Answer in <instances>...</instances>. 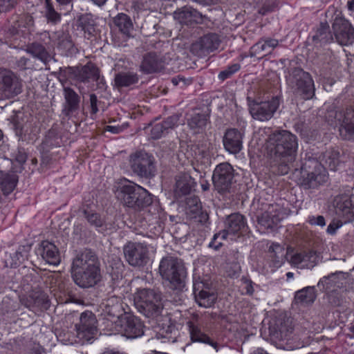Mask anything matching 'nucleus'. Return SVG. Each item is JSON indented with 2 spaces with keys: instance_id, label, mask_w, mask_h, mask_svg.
<instances>
[{
  "instance_id": "nucleus-1",
  "label": "nucleus",
  "mask_w": 354,
  "mask_h": 354,
  "mask_svg": "<svg viewBox=\"0 0 354 354\" xmlns=\"http://www.w3.org/2000/svg\"><path fill=\"white\" fill-rule=\"evenodd\" d=\"M266 149L279 175L287 174L290 165L295 160L298 149L295 135L286 130L276 131L267 140Z\"/></svg>"
},
{
  "instance_id": "nucleus-2",
  "label": "nucleus",
  "mask_w": 354,
  "mask_h": 354,
  "mask_svg": "<svg viewBox=\"0 0 354 354\" xmlns=\"http://www.w3.org/2000/svg\"><path fill=\"white\" fill-rule=\"evenodd\" d=\"M115 195L124 205L135 209L143 208L152 203L151 196L147 190L131 182L120 185Z\"/></svg>"
},
{
  "instance_id": "nucleus-3",
  "label": "nucleus",
  "mask_w": 354,
  "mask_h": 354,
  "mask_svg": "<svg viewBox=\"0 0 354 354\" xmlns=\"http://www.w3.org/2000/svg\"><path fill=\"white\" fill-rule=\"evenodd\" d=\"M300 184L305 189H315L325 185L328 175L325 167L318 160L309 158L302 164Z\"/></svg>"
},
{
  "instance_id": "nucleus-4",
  "label": "nucleus",
  "mask_w": 354,
  "mask_h": 354,
  "mask_svg": "<svg viewBox=\"0 0 354 354\" xmlns=\"http://www.w3.org/2000/svg\"><path fill=\"white\" fill-rule=\"evenodd\" d=\"M159 273L174 288L181 290L184 288L187 271L180 259L173 257L162 258L159 265Z\"/></svg>"
},
{
  "instance_id": "nucleus-5",
  "label": "nucleus",
  "mask_w": 354,
  "mask_h": 354,
  "mask_svg": "<svg viewBox=\"0 0 354 354\" xmlns=\"http://www.w3.org/2000/svg\"><path fill=\"white\" fill-rule=\"evenodd\" d=\"M286 80L289 88L297 96L304 100H310L315 95L314 81L310 73L301 68L291 70Z\"/></svg>"
},
{
  "instance_id": "nucleus-6",
  "label": "nucleus",
  "mask_w": 354,
  "mask_h": 354,
  "mask_svg": "<svg viewBox=\"0 0 354 354\" xmlns=\"http://www.w3.org/2000/svg\"><path fill=\"white\" fill-rule=\"evenodd\" d=\"M134 301L140 311L148 317L158 316L162 309L160 295L150 289L138 290Z\"/></svg>"
},
{
  "instance_id": "nucleus-7",
  "label": "nucleus",
  "mask_w": 354,
  "mask_h": 354,
  "mask_svg": "<svg viewBox=\"0 0 354 354\" xmlns=\"http://www.w3.org/2000/svg\"><path fill=\"white\" fill-rule=\"evenodd\" d=\"M247 100L248 110L252 118L261 122H266L272 118L281 104L280 97L278 96L261 102L252 100L250 97H248Z\"/></svg>"
},
{
  "instance_id": "nucleus-8",
  "label": "nucleus",
  "mask_w": 354,
  "mask_h": 354,
  "mask_svg": "<svg viewBox=\"0 0 354 354\" xmlns=\"http://www.w3.org/2000/svg\"><path fill=\"white\" fill-rule=\"evenodd\" d=\"M272 336L280 340L286 341L283 348L286 350H295L304 347V342L297 336L292 335L293 326L290 319H278L274 326L270 328Z\"/></svg>"
},
{
  "instance_id": "nucleus-9",
  "label": "nucleus",
  "mask_w": 354,
  "mask_h": 354,
  "mask_svg": "<svg viewBox=\"0 0 354 354\" xmlns=\"http://www.w3.org/2000/svg\"><path fill=\"white\" fill-rule=\"evenodd\" d=\"M248 226L245 217L239 213L232 214L226 219L225 229L223 232L214 235L209 246L218 250L222 243L221 242L216 243L217 239H225L228 234H243L246 232Z\"/></svg>"
},
{
  "instance_id": "nucleus-10",
  "label": "nucleus",
  "mask_w": 354,
  "mask_h": 354,
  "mask_svg": "<svg viewBox=\"0 0 354 354\" xmlns=\"http://www.w3.org/2000/svg\"><path fill=\"white\" fill-rule=\"evenodd\" d=\"M77 337L82 344L92 343L97 334V319L91 311L80 315V322L75 324Z\"/></svg>"
},
{
  "instance_id": "nucleus-11",
  "label": "nucleus",
  "mask_w": 354,
  "mask_h": 354,
  "mask_svg": "<svg viewBox=\"0 0 354 354\" xmlns=\"http://www.w3.org/2000/svg\"><path fill=\"white\" fill-rule=\"evenodd\" d=\"M263 211L257 216V223L259 231L266 233L267 230L277 227L283 218V213L281 206L277 203L265 205Z\"/></svg>"
},
{
  "instance_id": "nucleus-12",
  "label": "nucleus",
  "mask_w": 354,
  "mask_h": 354,
  "mask_svg": "<svg viewBox=\"0 0 354 354\" xmlns=\"http://www.w3.org/2000/svg\"><path fill=\"white\" fill-rule=\"evenodd\" d=\"M130 165L133 172L141 177L149 178L154 176V158L145 151H140L133 153L130 157Z\"/></svg>"
},
{
  "instance_id": "nucleus-13",
  "label": "nucleus",
  "mask_w": 354,
  "mask_h": 354,
  "mask_svg": "<svg viewBox=\"0 0 354 354\" xmlns=\"http://www.w3.org/2000/svg\"><path fill=\"white\" fill-rule=\"evenodd\" d=\"M22 84L19 78L10 70L0 68V95L10 98L21 93Z\"/></svg>"
},
{
  "instance_id": "nucleus-14",
  "label": "nucleus",
  "mask_w": 354,
  "mask_h": 354,
  "mask_svg": "<svg viewBox=\"0 0 354 354\" xmlns=\"http://www.w3.org/2000/svg\"><path fill=\"white\" fill-rule=\"evenodd\" d=\"M123 252L127 261L132 266H143L149 259L148 249L142 243H129L124 247Z\"/></svg>"
},
{
  "instance_id": "nucleus-15",
  "label": "nucleus",
  "mask_w": 354,
  "mask_h": 354,
  "mask_svg": "<svg viewBox=\"0 0 354 354\" xmlns=\"http://www.w3.org/2000/svg\"><path fill=\"white\" fill-rule=\"evenodd\" d=\"M234 178V169L227 162L217 165L212 176L213 183L218 192H225L229 189Z\"/></svg>"
},
{
  "instance_id": "nucleus-16",
  "label": "nucleus",
  "mask_w": 354,
  "mask_h": 354,
  "mask_svg": "<svg viewBox=\"0 0 354 354\" xmlns=\"http://www.w3.org/2000/svg\"><path fill=\"white\" fill-rule=\"evenodd\" d=\"M332 28L335 38L340 45L348 46L354 42V28L348 20L336 17Z\"/></svg>"
},
{
  "instance_id": "nucleus-17",
  "label": "nucleus",
  "mask_w": 354,
  "mask_h": 354,
  "mask_svg": "<svg viewBox=\"0 0 354 354\" xmlns=\"http://www.w3.org/2000/svg\"><path fill=\"white\" fill-rule=\"evenodd\" d=\"M221 40L217 34L209 33L205 35L192 45L191 50L198 56H205L216 50Z\"/></svg>"
},
{
  "instance_id": "nucleus-18",
  "label": "nucleus",
  "mask_w": 354,
  "mask_h": 354,
  "mask_svg": "<svg viewBox=\"0 0 354 354\" xmlns=\"http://www.w3.org/2000/svg\"><path fill=\"white\" fill-rule=\"evenodd\" d=\"M74 282L80 288H88L94 286L100 280L99 266L71 272Z\"/></svg>"
},
{
  "instance_id": "nucleus-19",
  "label": "nucleus",
  "mask_w": 354,
  "mask_h": 354,
  "mask_svg": "<svg viewBox=\"0 0 354 354\" xmlns=\"http://www.w3.org/2000/svg\"><path fill=\"white\" fill-rule=\"evenodd\" d=\"M193 294L197 304L204 308L212 306L217 299L216 292L202 281L194 283Z\"/></svg>"
},
{
  "instance_id": "nucleus-20",
  "label": "nucleus",
  "mask_w": 354,
  "mask_h": 354,
  "mask_svg": "<svg viewBox=\"0 0 354 354\" xmlns=\"http://www.w3.org/2000/svg\"><path fill=\"white\" fill-rule=\"evenodd\" d=\"M349 280V275L347 272H335L322 277L318 282L317 286L319 287L322 286L323 289H325L326 291L335 292L338 289L345 288Z\"/></svg>"
},
{
  "instance_id": "nucleus-21",
  "label": "nucleus",
  "mask_w": 354,
  "mask_h": 354,
  "mask_svg": "<svg viewBox=\"0 0 354 354\" xmlns=\"http://www.w3.org/2000/svg\"><path fill=\"white\" fill-rule=\"evenodd\" d=\"M22 305L30 310L35 309L47 310L50 307L48 295L41 290H34L20 299Z\"/></svg>"
},
{
  "instance_id": "nucleus-22",
  "label": "nucleus",
  "mask_w": 354,
  "mask_h": 354,
  "mask_svg": "<svg viewBox=\"0 0 354 354\" xmlns=\"http://www.w3.org/2000/svg\"><path fill=\"white\" fill-rule=\"evenodd\" d=\"M35 252L50 265L57 266L61 261L58 248L48 241H41L36 248Z\"/></svg>"
},
{
  "instance_id": "nucleus-23",
  "label": "nucleus",
  "mask_w": 354,
  "mask_h": 354,
  "mask_svg": "<svg viewBox=\"0 0 354 354\" xmlns=\"http://www.w3.org/2000/svg\"><path fill=\"white\" fill-rule=\"evenodd\" d=\"M187 326L192 342L208 344L218 351V344L203 330V326L197 319L187 322Z\"/></svg>"
},
{
  "instance_id": "nucleus-24",
  "label": "nucleus",
  "mask_w": 354,
  "mask_h": 354,
  "mask_svg": "<svg viewBox=\"0 0 354 354\" xmlns=\"http://www.w3.org/2000/svg\"><path fill=\"white\" fill-rule=\"evenodd\" d=\"M243 133L236 129H227L223 136L225 149L230 153L236 154L243 148Z\"/></svg>"
},
{
  "instance_id": "nucleus-25",
  "label": "nucleus",
  "mask_w": 354,
  "mask_h": 354,
  "mask_svg": "<svg viewBox=\"0 0 354 354\" xmlns=\"http://www.w3.org/2000/svg\"><path fill=\"white\" fill-rule=\"evenodd\" d=\"M97 258L90 250H85L73 259L71 272L97 267Z\"/></svg>"
},
{
  "instance_id": "nucleus-26",
  "label": "nucleus",
  "mask_w": 354,
  "mask_h": 354,
  "mask_svg": "<svg viewBox=\"0 0 354 354\" xmlns=\"http://www.w3.org/2000/svg\"><path fill=\"white\" fill-rule=\"evenodd\" d=\"M279 40L277 39L268 37H262L250 48V56L260 55L261 57H263L270 54L279 46Z\"/></svg>"
},
{
  "instance_id": "nucleus-27",
  "label": "nucleus",
  "mask_w": 354,
  "mask_h": 354,
  "mask_svg": "<svg viewBox=\"0 0 354 354\" xmlns=\"http://www.w3.org/2000/svg\"><path fill=\"white\" fill-rule=\"evenodd\" d=\"M339 132L344 139L354 140V109L351 106L343 113Z\"/></svg>"
},
{
  "instance_id": "nucleus-28",
  "label": "nucleus",
  "mask_w": 354,
  "mask_h": 354,
  "mask_svg": "<svg viewBox=\"0 0 354 354\" xmlns=\"http://www.w3.org/2000/svg\"><path fill=\"white\" fill-rule=\"evenodd\" d=\"M64 97L65 102L64 104L62 113L66 117L71 118V115L79 109L80 97L69 87H64Z\"/></svg>"
},
{
  "instance_id": "nucleus-29",
  "label": "nucleus",
  "mask_w": 354,
  "mask_h": 354,
  "mask_svg": "<svg viewBox=\"0 0 354 354\" xmlns=\"http://www.w3.org/2000/svg\"><path fill=\"white\" fill-rule=\"evenodd\" d=\"M164 65V61L159 55L150 53L144 57L140 68L145 73H152L162 70Z\"/></svg>"
},
{
  "instance_id": "nucleus-30",
  "label": "nucleus",
  "mask_w": 354,
  "mask_h": 354,
  "mask_svg": "<svg viewBox=\"0 0 354 354\" xmlns=\"http://www.w3.org/2000/svg\"><path fill=\"white\" fill-rule=\"evenodd\" d=\"M195 184L194 179L189 175L184 174L178 176L176 178L174 195L176 198H180L189 194Z\"/></svg>"
},
{
  "instance_id": "nucleus-31",
  "label": "nucleus",
  "mask_w": 354,
  "mask_h": 354,
  "mask_svg": "<svg viewBox=\"0 0 354 354\" xmlns=\"http://www.w3.org/2000/svg\"><path fill=\"white\" fill-rule=\"evenodd\" d=\"M131 315L124 312L112 320V335H120L128 338V328Z\"/></svg>"
},
{
  "instance_id": "nucleus-32",
  "label": "nucleus",
  "mask_w": 354,
  "mask_h": 354,
  "mask_svg": "<svg viewBox=\"0 0 354 354\" xmlns=\"http://www.w3.org/2000/svg\"><path fill=\"white\" fill-rule=\"evenodd\" d=\"M286 252L283 246L279 243H272L268 249V259L274 268L281 267L285 262Z\"/></svg>"
},
{
  "instance_id": "nucleus-33",
  "label": "nucleus",
  "mask_w": 354,
  "mask_h": 354,
  "mask_svg": "<svg viewBox=\"0 0 354 354\" xmlns=\"http://www.w3.org/2000/svg\"><path fill=\"white\" fill-rule=\"evenodd\" d=\"M26 52L33 57L42 62L44 64H47L53 58L46 47L37 41L28 44Z\"/></svg>"
},
{
  "instance_id": "nucleus-34",
  "label": "nucleus",
  "mask_w": 354,
  "mask_h": 354,
  "mask_svg": "<svg viewBox=\"0 0 354 354\" xmlns=\"http://www.w3.org/2000/svg\"><path fill=\"white\" fill-rule=\"evenodd\" d=\"M18 182V176L15 173L0 172V189L5 196L15 189Z\"/></svg>"
},
{
  "instance_id": "nucleus-35",
  "label": "nucleus",
  "mask_w": 354,
  "mask_h": 354,
  "mask_svg": "<svg viewBox=\"0 0 354 354\" xmlns=\"http://www.w3.org/2000/svg\"><path fill=\"white\" fill-rule=\"evenodd\" d=\"M78 26L84 32V37L90 39L96 33V23L91 14L81 15L78 20Z\"/></svg>"
},
{
  "instance_id": "nucleus-36",
  "label": "nucleus",
  "mask_w": 354,
  "mask_h": 354,
  "mask_svg": "<svg viewBox=\"0 0 354 354\" xmlns=\"http://www.w3.org/2000/svg\"><path fill=\"white\" fill-rule=\"evenodd\" d=\"M176 17L181 24L192 25L198 23L201 19V15L196 10L191 7H185L178 13H175Z\"/></svg>"
},
{
  "instance_id": "nucleus-37",
  "label": "nucleus",
  "mask_w": 354,
  "mask_h": 354,
  "mask_svg": "<svg viewBox=\"0 0 354 354\" xmlns=\"http://www.w3.org/2000/svg\"><path fill=\"white\" fill-rule=\"evenodd\" d=\"M313 40L315 45L325 44L333 40V37L329 30V26L327 23L320 24L319 28L313 36Z\"/></svg>"
},
{
  "instance_id": "nucleus-38",
  "label": "nucleus",
  "mask_w": 354,
  "mask_h": 354,
  "mask_svg": "<svg viewBox=\"0 0 354 354\" xmlns=\"http://www.w3.org/2000/svg\"><path fill=\"white\" fill-rule=\"evenodd\" d=\"M39 129L36 126L25 125L21 129L17 130L19 139L26 142H33L37 139Z\"/></svg>"
},
{
  "instance_id": "nucleus-39",
  "label": "nucleus",
  "mask_w": 354,
  "mask_h": 354,
  "mask_svg": "<svg viewBox=\"0 0 354 354\" xmlns=\"http://www.w3.org/2000/svg\"><path fill=\"white\" fill-rule=\"evenodd\" d=\"M322 161L326 167L335 171L339 164V152L338 149H330L326 150L322 156Z\"/></svg>"
},
{
  "instance_id": "nucleus-40",
  "label": "nucleus",
  "mask_w": 354,
  "mask_h": 354,
  "mask_svg": "<svg viewBox=\"0 0 354 354\" xmlns=\"http://www.w3.org/2000/svg\"><path fill=\"white\" fill-rule=\"evenodd\" d=\"M100 75L98 69L93 64H87L84 66L80 73L79 78L83 82H91L97 81Z\"/></svg>"
},
{
  "instance_id": "nucleus-41",
  "label": "nucleus",
  "mask_w": 354,
  "mask_h": 354,
  "mask_svg": "<svg viewBox=\"0 0 354 354\" xmlns=\"http://www.w3.org/2000/svg\"><path fill=\"white\" fill-rule=\"evenodd\" d=\"M128 328V338L134 339L144 334V325L141 320L131 315Z\"/></svg>"
},
{
  "instance_id": "nucleus-42",
  "label": "nucleus",
  "mask_w": 354,
  "mask_h": 354,
  "mask_svg": "<svg viewBox=\"0 0 354 354\" xmlns=\"http://www.w3.org/2000/svg\"><path fill=\"white\" fill-rule=\"evenodd\" d=\"M315 292L313 287H306L296 292L295 299L297 303L310 304L315 299Z\"/></svg>"
},
{
  "instance_id": "nucleus-43",
  "label": "nucleus",
  "mask_w": 354,
  "mask_h": 354,
  "mask_svg": "<svg viewBox=\"0 0 354 354\" xmlns=\"http://www.w3.org/2000/svg\"><path fill=\"white\" fill-rule=\"evenodd\" d=\"M114 24L124 34H128L132 28L131 19L125 14L120 13L114 19Z\"/></svg>"
},
{
  "instance_id": "nucleus-44",
  "label": "nucleus",
  "mask_w": 354,
  "mask_h": 354,
  "mask_svg": "<svg viewBox=\"0 0 354 354\" xmlns=\"http://www.w3.org/2000/svg\"><path fill=\"white\" fill-rule=\"evenodd\" d=\"M138 80V76L131 73L118 74L115 77V85L118 86H129L136 83Z\"/></svg>"
},
{
  "instance_id": "nucleus-45",
  "label": "nucleus",
  "mask_w": 354,
  "mask_h": 354,
  "mask_svg": "<svg viewBox=\"0 0 354 354\" xmlns=\"http://www.w3.org/2000/svg\"><path fill=\"white\" fill-rule=\"evenodd\" d=\"M45 8L48 22L57 24L61 21V15L55 10L51 0H45Z\"/></svg>"
},
{
  "instance_id": "nucleus-46",
  "label": "nucleus",
  "mask_w": 354,
  "mask_h": 354,
  "mask_svg": "<svg viewBox=\"0 0 354 354\" xmlns=\"http://www.w3.org/2000/svg\"><path fill=\"white\" fill-rule=\"evenodd\" d=\"M319 261V254L313 251L304 252L303 268L311 269L318 264Z\"/></svg>"
},
{
  "instance_id": "nucleus-47",
  "label": "nucleus",
  "mask_w": 354,
  "mask_h": 354,
  "mask_svg": "<svg viewBox=\"0 0 354 354\" xmlns=\"http://www.w3.org/2000/svg\"><path fill=\"white\" fill-rule=\"evenodd\" d=\"M241 68V66L239 64H233L230 66H228L227 68L222 71H221L218 74V79L224 81L225 80L230 77L233 74L239 71Z\"/></svg>"
},
{
  "instance_id": "nucleus-48",
  "label": "nucleus",
  "mask_w": 354,
  "mask_h": 354,
  "mask_svg": "<svg viewBox=\"0 0 354 354\" xmlns=\"http://www.w3.org/2000/svg\"><path fill=\"white\" fill-rule=\"evenodd\" d=\"M57 139L55 132L53 131H49L42 142L44 148L50 149L57 146L59 144Z\"/></svg>"
},
{
  "instance_id": "nucleus-49",
  "label": "nucleus",
  "mask_w": 354,
  "mask_h": 354,
  "mask_svg": "<svg viewBox=\"0 0 354 354\" xmlns=\"http://www.w3.org/2000/svg\"><path fill=\"white\" fill-rule=\"evenodd\" d=\"M206 118L199 114L194 115L189 121V125L192 129H202L206 125Z\"/></svg>"
},
{
  "instance_id": "nucleus-50",
  "label": "nucleus",
  "mask_w": 354,
  "mask_h": 354,
  "mask_svg": "<svg viewBox=\"0 0 354 354\" xmlns=\"http://www.w3.org/2000/svg\"><path fill=\"white\" fill-rule=\"evenodd\" d=\"M150 131L151 138L154 140L159 139L165 133H167L161 122L154 124Z\"/></svg>"
},
{
  "instance_id": "nucleus-51",
  "label": "nucleus",
  "mask_w": 354,
  "mask_h": 354,
  "mask_svg": "<svg viewBox=\"0 0 354 354\" xmlns=\"http://www.w3.org/2000/svg\"><path fill=\"white\" fill-rule=\"evenodd\" d=\"M84 214L85 216L86 217L88 221L91 224L95 225V227H102L103 225V221L102 219L98 216V214L95 213H90L88 212L86 210L84 211Z\"/></svg>"
},
{
  "instance_id": "nucleus-52",
  "label": "nucleus",
  "mask_w": 354,
  "mask_h": 354,
  "mask_svg": "<svg viewBox=\"0 0 354 354\" xmlns=\"http://www.w3.org/2000/svg\"><path fill=\"white\" fill-rule=\"evenodd\" d=\"M90 113L95 115L100 109H103L101 101H99L95 94L90 95Z\"/></svg>"
},
{
  "instance_id": "nucleus-53",
  "label": "nucleus",
  "mask_w": 354,
  "mask_h": 354,
  "mask_svg": "<svg viewBox=\"0 0 354 354\" xmlns=\"http://www.w3.org/2000/svg\"><path fill=\"white\" fill-rule=\"evenodd\" d=\"M18 3V0H1L0 12H8L12 10Z\"/></svg>"
},
{
  "instance_id": "nucleus-54",
  "label": "nucleus",
  "mask_w": 354,
  "mask_h": 354,
  "mask_svg": "<svg viewBox=\"0 0 354 354\" xmlns=\"http://www.w3.org/2000/svg\"><path fill=\"white\" fill-rule=\"evenodd\" d=\"M307 221L311 225H317L320 227H324L326 225L325 218L323 216H313L310 215L308 217Z\"/></svg>"
},
{
  "instance_id": "nucleus-55",
  "label": "nucleus",
  "mask_w": 354,
  "mask_h": 354,
  "mask_svg": "<svg viewBox=\"0 0 354 354\" xmlns=\"http://www.w3.org/2000/svg\"><path fill=\"white\" fill-rule=\"evenodd\" d=\"M178 121V118L176 115H172L170 117H168L166 120L161 122L166 132L170 129H173L175 126L177 125Z\"/></svg>"
},
{
  "instance_id": "nucleus-56",
  "label": "nucleus",
  "mask_w": 354,
  "mask_h": 354,
  "mask_svg": "<svg viewBox=\"0 0 354 354\" xmlns=\"http://www.w3.org/2000/svg\"><path fill=\"white\" fill-rule=\"evenodd\" d=\"M351 201L350 199H346L344 201L342 206L340 207V208H342L343 213L347 216L348 219L354 218V213L351 209Z\"/></svg>"
},
{
  "instance_id": "nucleus-57",
  "label": "nucleus",
  "mask_w": 354,
  "mask_h": 354,
  "mask_svg": "<svg viewBox=\"0 0 354 354\" xmlns=\"http://www.w3.org/2000/svg\"><path fill=\"white\" fill-rule=\"evenodd\" d=\"M242 291L243 294L252 295L254 291L253 283L247 279H242Z\"/></svg>"
},
{
  "instance_id": "nucleus-58",
  "label": "nucleus",
  "mask_w": 354,
  "mask_h": 354,
  "mask_svg": "<svg viewBox=\"0 0 354 354\" xmlns=\"http://www.w3.org/2000/svg\"><path fill=\"white\" fill-rule=\"evenodd\" d=\"M304 252L296 253L292 256L291 262L297 267L303 268L302 263H304Z\"/></svg>"
},
{
  "instance_id": "nucleus-59",
  "label": "nucleus",
  "mask_w": 354,
  "mask_h": 354,
  "mask_svg": "<svg viewBox=\"0 0 354 354\" xmlns=\"http://www.w3.org/2000/svg\"><path fill=\"white\" fill-rule=\"evenodd\" d=\"M342 225L339 221H333L327 227L326 232L330 235H333L336 233L337 230L341 227Z\"/></svg>"
},
{
  "instance_id": "nucleus-60",
  "label": "nucleus",
  "mask_w": 354,
  "mask_h": 354,
  "mask_svg": "<svg viewBox=\"0 0 354 354\" xmlns=\"http://www.w3.org/2000/svg\"><path fill=\"white\" fill-rule=\"evenodd\" d=\"M24 250V247H20L19 249L15 252L13 257V261H15L14 264L17 266L18 263H21V261L24 259V257L23 254L22 250Z\"/></svg>"
},
{
  "instance_id": "nucleus-61",
  "label": "nucleus",
  "mask_w": 354,
  "mask_h": 354,
  "mask_svg": "<svg viewBox=\"0 0 354 354\" xmlns=\"http://www.w3.org/2000/svg\"><path fill=\"white\" fill-rule=\"evenodd\" d=\"M39 36V39L48 44L50 41V34L48 31H44L38 34Z\"/></svg>"
},
{
  "instance_id": "nucleus-62",
  "label": "nucleus",
  "mask_w": 354,
  "mask_h": 354,
  "mask_svg": "<svg viewBox=\"0 0 354 354\" xmlns=\"http://www.w3.org/2000/svg\"><path fill=\"white\" fill-rule=\"evenodd\" d=\"M29 59L22 57L17 61V66L21 69H26L29 62Z\"/></svg>"
},
{
  "instance_id": "nucleus-63",
  "label": "nucleus",
  "mask_w": 354,
  "mask_h": 354,
  "mask_svg": "<svg viewBox=\"0 0 354 354\" xmlns=\"http://www.w3.org/2000/svg\"><path fill=\"white\" fill-rule=\"evenodd\" d=\"M171 82L174 86H178L180 84H182L183 86L186 85L185 79L180 76L173 77L171 80Z\"/></svg>"
},
{
  "instance_id": "nucleus-64",
  "label": "nucleus",
  "mask_w": 354,
  "mask_h": 354,
  "mask_svg": "<svg viewBox=\"0 0 354 354\" xmlns=\"http://www.w3.org/2000/svg\"><path fill=\"white\" fill-rule=\"evenodd\" d=\"M191 200L194 204V209L192 211L194 212L199 211L201 208V204L198 203V198L197 197H194Z\"/></svg>"
}]
</instances>
